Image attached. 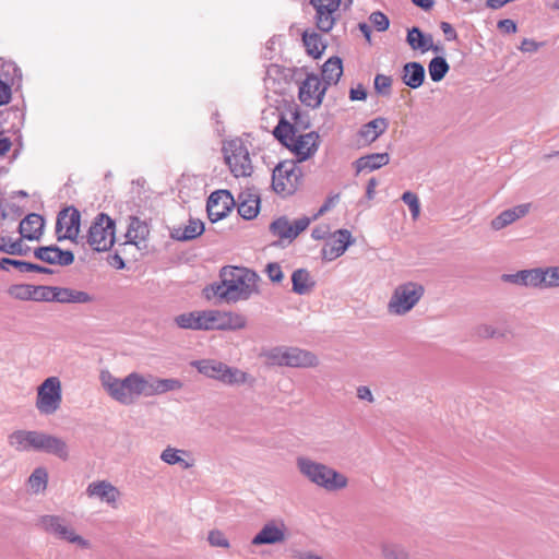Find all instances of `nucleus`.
<instances>
[{
    "label": "nucleus",
    "instance_id": "1",
    "mask_svg": "<svg viewBox=\"0 0 559 559\" xmlns=\"http://www.w3.org/2000/svg\"><path fill=\"white\" fill-rule=\"evenodd\" d=\"M221 282L213 283L207 290L227 302L247 300L258 292V274L247 267L224 266L219 272Z\"/></svg>",
    "mask_w": 559,
    "mask_h": 559
},
{
    "label": "nucleus",
    "instance_id": "2",
    "mask_svg": "<svg viewBox=\"0 0 559 559\" xmlns=\"http://www.w3.org/2000/svg\"><path fill=\"white\" fill-rule=\"evenodd\" d=\"M296 466L300 475L309 483L326 491L344 489L348 484V479L344 474L308 456H298L296 459Z\"/></svg>",
    "mask_w": 559,
    "mask_h": 559
},
{
    "label": "nucleus",
    "instance_id": "3",
    "mask_svg": "<svg viewBox=\"0 0 559 559\" xmlns=\"http://www.w3.org/2000/svg\"><path fill=\"white\" fill-rule=\"evenodd\" d=\"M190 366L195 368L198 372L204 377L216 380L224 385L240 386L248 384L249 386H253L255 383V378L250 373L216 359L206 358L192 360Z\"/></svg>",
    "mask_w": 559,
    "mask_h": 559
},
{
    "label": "nucleus",
    "instance_id": "4",
    "mask_svg": "<svg viewBox=\"0 0 559 559\" xmlns=\"http://www.w3.org/2000/svg\"><path fill=\"white\" fill-rule=\"evenodd\" d=\"M263 356L271 366L314 368L319 365V359L316 354L294 346H276L265 350Z\"/></svg>",
    "mask_w": 559,
    "mask_h": 559
},
{
    "label": "nucleus",
    "instance_id": "5",
    "mask_svg": "<svg viewBox=\"0 0 559 559\" xmlns=\"http://www.w3.org/2000/svg\"><path fill=\"white\" fill-rule=\"evenodd\" d=\"M62 402L63 389L58 376H49L36 386L34 405L39 415L57 414L61 409Z\"/></svg>",
    "mask_w": 559,
    "mask_h": 559
},
{
    "label": "nucleus",
    "instance_id": "6",
    "mask_svg": "<svg viewBox=\"0 0 559 559\" xmlns=\"http://www.w3.org/2000/svg\"><path fill=\"white\" fill-rule=\"evenodd\" d=\"M110 379V377H107ZM108 393L119 403L130 405L141 396H147L146 378L132 372L122 380H107Z\"/></svg>",
    "mask_w": 559,
    "mask_h": 559
},
{
    "label": "nucleus",
    "instance_id": "7",
    "mask_svg": "<svg viewBox=\"0 0 559 559\" xmlns=\"http://www.w3.org/2000/svg\"><path fill=\"white\" fill-rule=\"evenodd\" d=\"M37 525L44 532L60 540L75 545L80 549L86 550L92 548L91 540L81 536L71 525L58 515H43L37 520Z\"/></svg>",
    "mask_w": 559,
    "mask_h": 559
},
{
    "label": "nucleus",
    "instance_id": "8",
    "mask_svg": "<svg viewBox=\"0 0 559 559\" xmlns=\"http://www.w3.org/2000/svg\"><path fill=\"white\" fill-rule=\"evenodd\" d=\"M304 173L297 162L284 160L272 174V188L277 194L292 195L302 183Z\"/></svg>",
    "mask_w": 559,
    "mask_h": 559
},
{
    "label": "nucleus",
    "instance_id": "9",
    "mask_svg": "<svg viewBox=\"0 0 559 559\" xmlns=\"http://www.w3.org/2000/svg\"><path fill=\"white\" fill-rule=\"evenodd\" d=\"M425 288L416 282H406L395 287L388 302V311L394 316L408 313L421 299Z\"/></svg>",
    "mask_w": 559,
    "mask_h": 559
},
{
    "label": "nucleus",
    "instance_id": "10",
    "mask_svg": "<svg viewBox=\"0 0 559 559\" xmlns=\"http://www.w3.org/2000/svg\"><path fill=\"white\" fill-rule=\"evenodd\" d=\"M225 152V160L235 177H249L252 174L249 152L241 142L231 141Z\"/></svg>",
    "mask_w": 559,
    "mask_h": 559
},
{
    "label": "nucleus",
    "instance_id": "11",
    "mask_svg": "<svg viewBox=\"0 0 559 559\" xmlns=\"http://www.w3.org/2000/svg\"><path fill=\"white\" fill-rule=\"evenodd\" d=\"M205 331H235L243 329L247 320L242 314L219 310H204Z\"/></svg>",
    "mask_w": 559,
    "mask_h": 559
},
{
    "label": "nucleus",
    "instance_id": "12",
    "mask_svg": "<svg viewBox=\"0 0 559 559\" xmlns=\"http://www.w3.org/2000/svg\"><path fill=\"white\" fill-rule=\"evenodd\" d=\"M81 215L80 212L70 206L62 210L56 223V236L59 241L76 240L80 234Z\"/></svg>",
    "mask_w": 559,
    "mask_h": 559
},
{
    "label": "nucleus",
    "instance_id": "13",
    "mask_svg": "<svg viewBox=\"0 0 559 559\" xmlns=\"http://www.w3.org/2000/svg\"><path fill=\"white\" fill-rule=\"evenodd\" d=\"M325 92L326 86H323L319 76L310 73L300 84L298 97L305 106L317 108L322 104Z\"/></svg>",
    "mask_w": 559,
    "mask_h": 559
},
{
    "label": "nucleus",
    "instance_id": "14",
    "mask_svg": "<svg viewBox=\"0 0 559 559\" xmlns=\"http://www.w3.org/2000/svg\"><path fill=\"white\" fill-rule=\"evenodd\" d=\"M43 292V302L86 304L93 300L87 293L69 287L44 286Z\"/></svg>",
    "mask_w": 559,
    "mask_h": 559
},
{
    "label": "nucleus",
    "instance_id": "15",
    "mask_svg": "<svg viewBox=\"0 0 559 559\" xmlns=\"http://www.w3.org/2000/svg\"><path fill=\"white\" fill-rule=\"evenodd\" d=\"M235 205L231 193L227 190H217L210 194L206 202L207 217L212 223L225 218Z\"/></svg>",
    "mask_w": 559,
    "mask_h": 559
},
{
    "label": "nucleus",
    "instance_id": "16",
    "mask_svg": "<svg viewBox=\"0 0 559 559\" xmlns=\"http://www.w3.org/2000/svg\"><path fill=\"white\" fill-rule=\"evenodd\" d=\"M311 219L307 216L300 217L290 224L287 217L282 216L270 225V230L274 236L281 239L294 240L300 233L309 226Z\"/></svg>",
    "mask_w": 559,
    "mask_h": 559
},
{
    "label": "nucleus",
    "instance_id": "17",
    "mask_svg": "<svg viewBox=\"0 0 559 559\" xmlns=\"http://www.w3.org/2000/svg\"><path fill=\"white\" fill-rule=\"evenodd\" d=\"M352 234L347 229H338L334 233L333 238L325 242L321 250L322 259L333 261L344 254L348 246L353 242Z\"/></svg>",
    "mask_w": 559,
    "mask_h": 559
},
{
    "label": "nucleus",
    "instance_id": "18",
    "mask_svg": "<svg viewBox=\"0 0 559 559\" xmlns=\"http://www.w3.org/2000/svg\"><path fill=\"white\" fill-rule=\"evenodd\" d=\"M319 135L316 132L300 134L292 140L288 147L298 157V162H304L312 156L318 150Z\"/></svg>",
    "mask_w": 559,
    "mask_h": 559
},
{
    "label": "nucleus",
    "instance_id": "19",
    "mask_svg": "<svg viewBox=\"0 0 559 559\" xmlns=\"http://www.w3.org/2000/svg\"><path fill=\"white\" fill-rule=\"evenodd\" d=\"M501 278L503 282L514 285L542 288V267L521 270L512 274H503Z\"/></svg>",
    "mask_w": 559,
    "mask_h": 559
},
{
    "label": "nucleus",
    "instance_id": "20",
    "mask_svg": "<svg viewBox=\"0 0 559 559\" xmlns=\"http://www.w3.org/2000/svg\"><path fill=\"white\" fill-rule=\"evenodd\" d=\"M37 259L58 265H70L74 261V254L69 250H61L56 246L40 247L34 251Z\"/></svg>",
    "mask_w": 559,
    "mask_h": 559
},
{
    "label": "nucleus",
    "instance_id": "21",
    "mask_svg": "<svg viewBox=\"0 0 559 559\" xmlns=\"http://www.w3.org/2000/svg\"><path fill=\"white\" fill-rule=\"evenodd\" d=\"M39 436V431L15 430L8 437V442L16 451H38Z\"/></svg>",
    "mask_w": 559,
    "mask_h": 559
},
{
    "label": "nucleus",
    "instance_id": "22",
    "mask_svg": "<svg viewBox=\"0 0 559 559\" xmlns=\"http://www.w3.org/2000/svg\"><path fill=\"white\" fill-rule=\"evenodd\" d=\"M38 451L56 455L63 461L68 460L70 455L69 447L64 439L45 432H40Z\"/></svg>",
    "mask_w": 559,
    "mask_h": 559
},
{
    "label": "nucleus",
    "instance_id": "23",
    "mask_svg": "<svg viewBox=\"0 0 559 559\" xmlns=\"http://www.w3.org/2000/svg\"><path fill=\"white\" fill-rule=\"evenodd\" d=\"M531 203H523L515 205L512 209L502 211L490 222L491 228L493 230L503 229L504 227L511 225L512 223L527 215L531 210Z\"/></svg>",
    "mask_w": 559,
    "mask_h": 559
},
{
    "label": "nucleus",
    "instance_id": "24",
    "mask_svg": "<svg viewBox=\"0 0 559 559\" xmlns=\"http://www.w3.org/2000/svg\"><path fill=\"white\" fill-rule=\"evenodd\" d=\"M43 285L15 284L11 285L7 293L9 297L15 300L43 302Z\"/></svg>",
    "mask_w": 559,
    "mask_h": 559
},
{
    "label": "nucleus",
    "instance_id": "25",
    "mask_svg": "<svg viewBox=\"0 0 559 559\" xmlns=\"http://www.w3.org/2000/svg\"><path fill=\"white\" fill-rule=\"evenodd\" d=\"M285 540L284 525L277 526L274 522L263 525L261 531L251 539V545H274Z\"/></svg>",
    "mask_w": 559,
    "mask_h": 559
},
{
    "label": "nucleus",
    "instance_id": "26",
    "mask_svg": "<svg viewBox=\"0 0 559 559\" xmlns=\"http://www.w3.org/2000/svg\"><path fill=\"white\" fill-rule=\"evenodd\" d=\"M45 222L38 214H29L20 223V234L22 239L29 241L39 240L44 234Z\"/></svg>",
    "mask_w": 559,
    "mask_h": 559
},
{
    "label": "nucleus",
    "instance_id": "27",
    "mask_svg": "<svg viewBox=\"0 0 559 559\" xmlns=\"http://www.w3.org/2000/svg\"><path fill=\"white\" fill-rule=\"evenodd\" d=\"M105 213H99L90 226L86 242L96 252L105 251Z\"/></svg>",
    "mask_w": 559,
    "mask_h": 559
},
{
    "label": "nucleus",
    "instance_id": "28",
    "mask_svg": "<svg viewBox=\"0 0 559 559\" xmlns=\"http://www.w3.org/2000/svg\"><path fill=\"white\" fill-rule=\"evenodd\" d=\"M204 223L198 218H190L185 227L170 229V238L177 241H190L204 233Z\"/></svg>",
    "mask_w": 559,
    "mask_h": 559
},
{
    "label": "nucleus",
    "instance_id": "29",
    "mask_svg": "<svg viewBox=\"0 0 559 559\" xmlns=\"http://www.w3.org/2000/svg\"><path fill=\"white\" fill-rule=\"evenodd\" d=\"M146 378L147 396L159 395L169 391L180 390L183 384L175 378L159 379L153 376Z\"/></svg>",
    "mask_w": 559,
    "mask_h": 559
},
{
    "label": "nucleus",
    "instance_id": "30",
    "mask_svg": "<svg viewBox=\"0 0 559 559\" xmlns=\"http://www.w3.org/2000/svg\"><path fill=\"white\" fill-rule=\"evenodd\" d=\"M426 72L421 63L417 61L407 62L403 67L402 81L411 88H418L425 81Z\"/></svg>",
    "mask_w": 559,
    "mask_h": 559
},
{
    "label": "nucleus",
    "instance_id": "31",
    "mask_svg": "<svg viewBox=\"0 0 559 559\" xmlns=\"http://www.w3.org/2000/svg\"><path fill=\"white\" fill-rule=\"evenodd\" d=\"M389 127V121L385 118L378 117L372 119L371 121L365 123L358 134L366 141V142H373L376 141L381 134H383Z\"/></svg>",
    "mask_w": 559,
    "mask_h": 559
},
{
    "label": "nucleus",
    "instance_id": "32",
    "mask_svg": "<svg viewBox=\"0 0 559 559\" xmlns=\"http://www.w3.org/2000/svg\"><path fill=\"white\" fill-rule=\"evenodd\" d=\"M174 321L180 329L205 331L204 310L181 313L176 316Z\"/></svg>",
    "mask_w": 559,
    "mask_h": 559
},
{
    "label": "nucleus",
    "instance_id": "33",
    "mask_svg": "<svg viewBox=\"0 0 559 559\" xmlns=\"http://www.w3.org/2000/svg\"><path fill=\"white\" fill-rule=\"evenodd\" d=\"M390 156L388 153H374L359 157L355 162L357 173L365 170L372 171L388 165Z\"/></svg>",
    "mask_w": 559,
    "mask_h": 559
},
{
    "label": "nucleus",
    "instance_id": "34",
    "mask_svg": "<svg viewBox=\"0 0 559 559\" xmlns=\"http://www.w3.org/2000/svg\"><path fill=\"white\" fill-rule=\"evenodd\" d=\"M406 41L413 50L426 52L432 47V35L425 34L419 27L413 26L407 31Z\"/></svg>",
    "mask_w": 559,
    "mask_h": 559
},
{
    "label": "nucleus",
    "instance_id": "35",
    "mask_svg": "<svg viewBox=\"0 0 559 559\" xmlns=\"http://www.w3.org/2000/svg\"><path fill=\"white\" fill-rule=\"evenodd\" d=\"M293 292L298 295L309 294L316 282L312 280L310 273L306 269H297L292 274Z\"/></svg>",
    "mask_w": 559,
    "mask_h": 559
},
{
    "label": "nucleus",
    "instance_id": "36",
    "mask_svg": "<svg viewBox=\"0 0 559 559\" xmlns=\"http://www.w3.org/2000/svg\"><path fill=\"white\" fill-rule=\"evenodd\" d=\"M343 74L342 60L338 57L329 58L322 66L323 86L336 84Z\"/></svg>",
    "mask_w": 559,
    "mask_h": 559
},
{
    "label": "nucleus",
    "instance_id": "37",
    "mask_svg": "<svg viewBox=\"0 0 559 559\" xmlns=\"http://www.w3.org/2000/svg\"><path fill=\"white\" fill-rule=\"evenodd\" d=\"M314 2L316 0H310V4L316 10V25L321 32L328 33L335 24V17L333 14L338 9L322 7V4L317 5Z\"/></svg>",
    "mask_w": 559,
    "mask_h": 559
},
{
    "label": "nucleus",
    "instance_id": "38",
    "mask_svg": "<svg viewBox=\"0 0 559 559\" xmlns=\"http://www.w3.org/2000/svg\"><path fill=\"white\" fill-rule=\"evenodd\" d=\"M302 43L306 47V51L309 56L318 59L322 56L325 49V45L322 41V37L318 33H308L307 31L302 34Z\"/></svg>",
    "mask_w": 559,
    "mask_h": 559
},
{
    "label": "nucleus",
    "instance_id": "39",
    "mask_svg": "<svg viewBox=\"0 0 559 559\" xmlns=\"http://www.w3.org/2000/svg\"><path fill=\"white\" fill-rule=\"evenodd\" d=\"M296 128L294 124L288 122L284 116H281L278 124L273 130V135L284 146L288 147L292 140L295 138Z\"/></svg>",
    "mask_w": 559,
    "mask_h": 559
},
{
    "label": "nucleus",
    "instance_id": "40",
    "mask_svg": "<svg viewBox=\"0 0 559 559\" xmlns=\"http://www.w3.org/2000/svg\"><path fill=\"white\" fill-rule=\"evenodd\" d=\"M48 473L44 467H37L27 479V486L32 493L38 495L46 490Z\"/></svg>",
    "mask_w": 559,
    "mask_h": 559
},
{
    "label": "nucleus",
    "instance_id": "41",
    "mask_svg": "<svg viewBox=\"0 0 559 559\" xmlns=\"http://www.w3.org/2000/svg\"><path fill=\"white\" fill-rule=\"evenodd\" d=\"M260 211V198L258 195H248L242 199L238 206V214L245 219L254 218Z\"/></svg>",
    "mask_w": 559,
    "mask_h": 559
},
{
    "label": "nucleus",
    "instance_id": "42",
    "mask_svg": "<svg viewBox=\"0 0 559 559\" xmlns=\"http://www.w3.org/2000/svg\"><path fill=\"white\" fill-rule=\"evenodd\" d=\"M449 70V63L447 62L445 58L441 56L432 58L428 64V72L431 81L433 82L442 81Z\"/></svg>",
    "mask_w": 559,
    "mask_h": 559
},
{
    "label": "nucleus",
    "instance_id": "43",
    "mask_svg": "<svg viewBox=\"0 0 559 559\" xmlns=\"http://www.w3.org/2000/svg\"><path fill=\"white\" fill-rule=\"evenodd\" d=\"M180 453H186L183 450H178L171 447H167L160 454V460L169 465L179 464L183 468L192 467V463L187 462L180 456Z\"/></svg>",
    "mask_w": 559,
    "mask_h": 559
},
{
    "label": "nucleus",
    "instance_id": "44",
    "mask_svg": "<svg viewBox=\"0 0 559 559\" xmlns=\"http://www.w3.org/2000/svg\"><path fill=\"white\" fill-rule=\"evenodd\" d=\"M542 289L559 287V266L542 267Z\"/></svg>",
    "mask_w": 559,
    "mask_h": 559
},
{
    "label": "nucleus",
    "instance_id": "45",
    "mask_svg": "<svg viewBox=\"0 0 559 559\" xmlns=\"http://www.w3.org/2000/svg\"><path fill=\"white\" fill-rule=\"evenodd\" d=\"M381 550L384 559H408L406 549L397 544H383Z\"/></svg>",
    "mask_w": 559,
    "mask_h": 559
},
{
    "label": "nucleus",
    "instance_id": "46",
    "mask_svg": "<svg viewBox=\"0 0 559 559\" xmlns=\"http://www.w3.org/2000/svg\"><path fill=\"white\" fill-rule=\"evenodd\" d=\"M402 201L408 205L413 219H417L420 213V203L416 193L406 191L402 194Z\"/></svg>",
    "mask_w": 559,
    "mask_h": 559
},
{
    "label": "nucleus",
    "instance_id": "47",
    "mask_svg": "<svg viewBox=\"0 0 559 559\" xmlns=\"http://www.w3.org/2000/svg\"><path fill=\"white\" fill-rule=\"evenodd\" d=\"M0 251L9 254L22 253V240H12L9 237L0 236Z\"/></svg>",
    "mask_w": 559,
    "mask_h": 559
},
{
    "label": "nucleus",
    "instance_id": "48",
    "mask_svg": "<svg viewBox=\"0 0 559 559\" xmlns=\"http://www.w3.org/2000/svg\"><path fill=\"white\" fill-rule=\"evenodd\" d=\"M476 334L484 338H501L506 336V332L490 324H481L477 326Z\"/></svg>",
    "mask_w": 559,
    "mask_h": 559
},
{
    "label": "nucleus",
    "instance_id": "49",
    "mask_svg": "<svg viewBox=\"0 0 559 559\" xmlns=\"http://www.w3.org/2000/svg\"><path fill=\"white\" fill-rule=\"evenodd\" d=\"M392 78L384 74H377L374 78V90L378 94L388 96L391 93Z\"/></svg>",
    "mask_w": 559,
    "mask_h": 559
},
{
    "label": "nucleus",
    "instance_id": "50",
    "mask_svg": "<svg viewBox=\"0 0 559 559\" xmlns=\"http://www.w3.org/2000/svg\"><path fill=\"white\" fill-rule=\"evenodd\" d=\"M369 21L378 32H384L390 26L388 16L380 11L372 12L369 16Z\"/></svg>",
    "mask_w": 559,
    "mask_h": 559
},
{
    "label": "nucleus",
    "instance_id": "51",
    "mask_svg": "<svg viewBox=\"0 0 559 559\" xmlns=\"http://www.w3.org/2000/svg\"><path fill=\"white\" fill-rule=\"evenodd\" d=\"M207 540L213 547L228 548L229 542L221 531H211Z\"/></svg>",
    "mask_w": 559,
    "mask_h": 559
},
{
    "label": "nucleus",
    "instance_id": "52",
    "mask_svg": "<svg viewBox=\"0 0 559 559\" xmlns=\"http://www.w3.org/2000/svg\"><path fill=\"white\" fill-rule=\"evenodd\" d=\"M265 272L273 283H281L284 278L282 267L277 262L269 263L265 267Z\"/></svg>",
    "mask_w": 559,
    "mask_h": 559
},
{
    "label": "nucleus",
    "instance_id": "53",
    "mask_svg": "<svg viewBox=\"0 0 559 559\" xmlns=\"http://www.w3.org/2000/svg\"><path fill=\"white\" fill-rule=\"evenodd\" d=\"M87 493L92 498H105V483L104 481H97L93 483L87 488Z\"/></svg>",
    "mask_w": 559,
    "mask_h": 559
},
{
    "label": "nucleus",
    "instance_id": "54",
    "mask_svg": "<svg viewBox=\"0 0 559 559\" xmlns=\"http://www.w3.org/2000/svg\"><path fill=\"white\" fill-rule=\"evenodd\" d=\"M338 200H340V194L338 193L329 197L324 201V203L321 205V207L319 209L318 213L314 215L313 218H318L319 216H321L324 213H326L328 211H330L332 207L335 206V204L338 202Z\"/></svg>",
    "mask_w": 559,
    "mask_h": 559
},
{
    "label": "nucleus",
    "instance_id": "55",
    "mask_svg": "<svg viewBox=\"0 0 559 559\" xmlns=\"http://www.w3.org/2000/svg\"><path fill=\"white\" fill-rule=\"evenodd\" d=\"M542 46V43H537L534 39L524 38L519 49L523 52H536Z\"/></svg>",
    "mask_w": 559,
    "mask_h": 559
},
{
    "label": "nucleus",
    "instance_id": "56",
    "mask_svg": "<svg viewBox=\"0 0 559 559\" xmlns=\"http://www.w3.org/2000/svg\"><path fill=\"white\" fill-rule=\"evenodd\" d=\"M120 497V491L107 483V504H111L112 508H118L117 501Z\"/></svg>",
    "mask_w": 559,
    "mask_h": 559
},
{
    "label": "nucleus",
    "instance_id": "57",
    "mask_svg": "<svg viewBox=\"0 0 559 559\" xmlns=\"http://www.w3.org/2000/svg\"><path fill=\"white\" fill-rule=\"evenodd\" d=\"M440 29L442 31V33L448 41L455 40L457 38V33L450 23L441 22Z\"/></svg>",
    "mask_w": 559,
    "mask_h": 559
},
{
    "label": "nucleus",
    "instance_id": "58",
    "mask_svg": "<svg viewBox=\"0 0 559 559\" xmlns=\"http://www.w3.org/2000/svg\"><path fill=\"white\" fill-rule=\"evenodd\" d=\"M350 100H365L367 98V91L362 85H358L356 88L349 91Z\"/></svg>",
    "mask_w": 559,
    "mask_h": 559
},
{
    "label": "nucleus",
    "instance_id": "59",
    "mask_svg": "<svg viewBox=\"0 0 559 559\" xmlns=\"http://www.w3.org/2000/svg\"><path fill=\"white\" fill-rule=\"evenodd\" d=\"M498 28L508 34H511L516 32V24L510 19H504L498 22Z\"/></svg>",
    "mask_w": 559,
    "mask_h": 559
},
{
    "label": "nucleus",
    "instance_id": "60",
    "mask_svg": "<svg viewBox=\"0 0 559 559\" xmlns=\"http://www.w3.org/2000/svg\"><path fill=\"white\" fill-rule=\"evenodd\" d=\"M357 397L359 400L368 401L369 403H372L374 401L371 390L365 385H360L357 388Z\"/></svg>",
    "mask_w": 559,
    "mask_h": 559
},
{
    "label": "nucleus",
    "instance_id": "61",
    "mask_svg": "<svg viewBox=\"0 0 559 559\" xmlns=\"http://www.w3.org/2000/svg\"><path fill=\"white\" fill-rule=\"evenodd\" d=\"M329 235V227L326 225L317 226L311 231V237L316 240L325 239Z\"/></svg>",
    "mask_w": 559,
    "mask_h": 559
},
{
    "label": "nucleus",
    "instance_id": "62",
    "mask_svg": "<svg viewBox=\"0 0 559 559\" xmlns=\"http://www.w3.org/2000/svg\"><path fill=\"white\" fill-rule=\"evenodd\" d=\"M107 262L118 270H121L126 266L123 259L118 253L108 255Z\"/></svg>",
    "mask_w": 559,
    "mask_h": 559
},
{
    "label": "nucleus",
    "instance_id": "63",
    "mask_svg": "<svg viewBox=\"0 0 559 559\" xmlns=\"http://www.w3.org/2000/svg\"><path fill=\"white\" fill-rule=\"evenodd\" d=\"M12 146V142L7 136H0V157L4 156Z\"/></svg>",
    "mask_w": 559,
    "mask_h": 559
},
{
    "label": "nucleus",
    "instance_id": "64",
    "mask_svg": "<svg viewBox=\"0 0 559 559\" xmlns=\"http://www.w3.org/2000/svg\"><path fill=\"white\" fill-rule=\"evenodd\" d=\"M317 5L332 8V9H338L342 4V0H316L314 2Z\"/></svg>",
    "mask_w": 559,
    "mask_h": 559
}]
</instances>
